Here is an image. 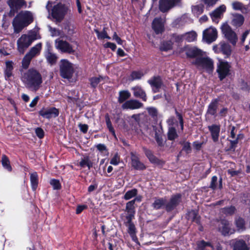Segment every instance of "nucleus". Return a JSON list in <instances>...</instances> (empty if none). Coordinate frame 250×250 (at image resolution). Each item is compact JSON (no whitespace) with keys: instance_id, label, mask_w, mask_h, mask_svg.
Wrapping results in <instances>:
<instances>
[{"instance_id":"1","label":"nucleus","mask_w":250,"mask_h":250,"mask_svg":"<svg viewBox=\"0 0 250 250\" xmlns=\"http://www.w3.org/2000/svg\"><path fill=\"white\" fill-rule=\"evenodd\" d=\"M33 21V16L31 12L21 11L15 17L12 22L15 32L19 33Z\"/></svg>"},{"instance_id":"2","label":"nucleus","mask_w":250,"mask_h":250,"mask_svg":"<svg viewBox=\"0 0 250 250\" xmlns=\"http://www.w3.org/2000/svg\"><path fill=\"white\" fill-rule=\"evenodd\" d=\"M193 63L199 69L204 70L208 73H211L214 69V62L211 58L198 57L195 59Z\"/></svg>"},{"instance_id":"3","label":"nucleus","mask_w":250,"mask_h":250,"mask_svg":"<svg viewBox=\"0 0 250 250\" xmlns=\"http://www.w3.org/2000/svg\"><path fill=\"white\" fill-rule=\"evenodd\" d=\"M71 10L68 6L62 3L55 5L52 9V16L58 21H61L65 15L70 14Z\"/></svg>"},{"instance_id":"4","label":"nucleus","mask_w":250,"mask_h":250,"mask_svg":"<svg viewBox=\"0 0 250 250\" xmlns=\"http://www.w3.org/2000/svg\"><path fill=\"white\" fill-rule=\"evenodd\" d=\"M37 35L31 34L29 35H22L18 40V49L21 54H23L24 51L28 47L31 43L37 40Z\"/></svg>"},{"instance_id":"5","label":"nucleus","mask_w":250,"mask_h":250,"mask_svg":"<svg viewBox=\"0 0 250 250\" xmlns=\"http://www.w3.org/2000/svg\"><path fill=\"white\" fill-rule=\"evenodd\" d=\"M222 33L225 38L233 45H235L238 40L236 33L232 30L228 23H224L221 27Z\"/></svg>"},{"instance_id":"6","label":"nucleus","mask_w":250,"mask_h":250,"mask_svg":"<svg viewBox=\"0 0 250 250\" xmlns=\"http://www.w3.org/2000/svg\"><path fill=\"white\" fill-rule=\"evenodd\" d=\"M41 47V43H38L35 46L32 47L30 51L26 54L22 61V66L24 68H26L28 66L31 59L39 54Z\"/></svg>"},{"instance_id":"7","label":"nucleus","mask_w":250,"mask_h":250,"mask_svg":"<svg viewBox=\"0 0 250 250\" xmlns=\"http://www.w3.org/2000/svg\"><path fill=\"white\" fill-rule=\"evenodd\" d=\"M218 37V31L216 28L210 26L203 32V40L208 43L216 41Z\"/></svg>"},{"instance_id":"8","label":"nucleus","mask_w":250,"mask_h":250,"mask_svg":"<svg viewBox=\"0 0 250 250\" xmlns=\"http://www.w3.org/2000/svg\"><path fill=\"white\" fill-rule=\"evenodd\" d=\"M60 71L63 78H69L73 72L72 64L66 60H62L61 62Z\"/></svg>"},{"instance_id":"9","label":"nucleus","mask_w":250,"mask_h":250,"mask_svg":"<svg viewBox=\"0 0 250 250\" xmlns=\"http://www.w3.org/2000/svg\"><path fill=\"white\" fill-rule=\"evenodd\" d=\"M55 45L57 49L63 53L73 54L75 51L71 44L66 41L60 39H58L55 41Z\"/></svg>"},{"instance_id":"10","label":"nucleus","mask_w":250,"mask_h":250,"mask_svg":"<svg viewBox=\"0 0 250 250\" xmlns=\"http://www.w3.org/2000/svg\"><path fill=\"white\" fill-rule=\"evenodd\" d=\"M230 65L228 62L219 60V62L217 63V72L220 78H225L228 76L230 72Z\"/></svg>"},{"instance_id":"11","label":"nucleus","mask_w":250,"mask_h":250,"mask_svg":"<svg viewBox=\"0 0 250 250\" xmlns=\"http://www.w3.org/2000/svg\"><path fill=\"white\" fill-rule=\"evenodd\" d=\"M8 4L10 6L11 10L9 12V15L13 17L15 12L22 7L26 5V3L24 0H8Z\"/></svg>"},{"instance_id":"12","label":"nucleus","mask_w":250,"mask_h":250,"mask_svg":"<svg viewBox=\"0 0 250 250\" xmlns=\"http://www.w3.org/2000/svg\"><path fill=\"white\" fill-rule=\"evenodd\" d=\"M179 0H160L159 8L160 10L163 12H167L170 9L176 6Z\"/></svg>"},{"instance_id":"13","label":"nucleus","mask_w":250,"mask_h":250,"mask_svg":"<svg viewBox=\"0 0 250 250\" xmlns=\"http://www.w3.org/2000/svg\"><path fill=\"white\" fill-rule=\"evenodd\" d=\"M181 200V195L176 194L173 195L170 198L168 202L166 205V210L167 211H170L173 210L180 203Z\"/></svg>"},{"instance_id":"14","label":"nucleus","mask_w":250,"mask_h":250,"mask_svg":"<svg viewBox=\"0 0 250 250\" xmlns=\"http://www.w3.org/2000/svg\"><path fill=\"white\" fill-rule=\"evenodd\" d=\"M59 112L58 109L55 107H52L48 109H42L39 111V114L46 119L55 118L59 115Z\"/></svg>"},{"instance_id":"15","label":"nucleus","mask_w":250,"mask_h":250,"mask_svg":"<svg viewBox=\"0 0 250 250\" xmlns=\"http://www.w3.org/2000/svg\"><path fill=\"white\" fill-rule=\"evenodd\" d=\"M25 86L31 90H37L42 83V79H23Z\"/></svg>"},{"instance_id":"16","label":"nucleus","mask_w":250,"mask_h":250,"mask_svg":"<svg viewBox=\"0 0 250 250\" xmlns=\"http://www.w3.org/2000/svg\"><path fill=\"white\" fill-rule=\"evenodd\" d=\"M219 229L224 235L232 234L234 232V230L230 228L229 221L225 220H222L220 222Z\"/></svg>"},{"instance_id":"17","label":"nucleus","mask_w":250,"mask_h":250,"mask_svg":"<svg viewBox=\"0 0 250 250\" xmlns=\"http://www.w3.org/2000/svg\"><path fill=\"white\" fill-rule=\"evenodd\" d=\"M143 104L136 100L127 101L122 105L123 109H135L142 107Z\"/></svg>"},{"instance_id":"18","label":"nucleus","mask_w":250,"mask_h":250,"mask_svg":"<svg viewBox=\"0 0 250 250\" xmlns=\"http://www.w3.org/2000/svg\"><path fill=\"white\" fill-rule=\"evenodd\" d=\"M131 166L136 170H144L146 169V167L145 165L140 162L139 158L135 154L131 153Z\"/></svg>"},{"instance_id":"19","label":"nucleus","mask_w":250,"mask_h":250,"mask_svg":"<svg viewBox=\"0 0 250 250\" xmlns=\"http://www.w3.org/2000/svg\"><path fill=\"white\" fill-rule=\"evenodd\" d=\"M244 21V17L243 15L239 14H235L232 15L231 23L233 26L240 27L243 24Z\"/></svg>"},{"instance_id":"20","label":"nucleus","mask_w":250,"mask_h":250,"mask_svg":"<svg viewBox=\"0 0 250 250\" xmlns=\"http://www.w3.org/2000/svg\"><path fill=\"white\" fill-rule=\"evenodd\" d=\"M203 51L196 47H192L188 49L186 54L188 57L198 58L202 56Z\"/></svg>"},{"instance_id":"21","label":"nucleus","mask_w":250,"mask_h":250,"mask_svg":"<svg viewBox=\"0 0 250 250\" xmlns=\"http://www.w3.org/2000/svg\"><path fill=\"white\" fill-rule=\"evenodd\" d=\"M167 202V199L166 198H156L155 199L152 206L155 209H159L163 207L166 208Z\"/></svg>"},{"instance_id":"22","label":"nucleus","mask_w":250,"mask_h":250,"mask_svg":"<svg viewBox=\"0 0 250 250\" xmlns=\"http://www.w3.org/2000/svg\"><path fill=\"white\" fill-rule=\"evenodd\" d=\"M208 129L211 132L212 138L213 141H217L219 136L220 126L219 125H214L208 126Z\"/></svg>"},{"instance_id":"23","label":"nucleus","mask_w":250,"mask_h":250,"mask_svg":"<svg viewBox=\"0 0 250 250\" xmlns=\"http://www.w3.org/2000/svg\"><path fill=\"white\" fill-rule=\"evenodd\" d=\"M148 83L150 84L154 93L158 92L162 86L161 79H151L148 81Z\"/></svg>"},{"instance_id":"24","label":"nucleus","mask_w":250,"mask_h":250,"mask_svg":"<svg viewBox=\"0 0 250 250\" xmlns=\"http://www.w3.org/2000/svg\"><path fill=\"white\" fill-rule=\"evenodd\" d=\"M219 100L217 99L213 100L208 106L207 113L211 115H215L218 107Z\"/></svg>"},{"instance_id":"25","label":"nucleus","mask_w":250,"mask_h":250,"mask_svg":"<svg viewBox=\"0 0 250 250\" xmlns=\"http://www.w3.org/2000/svg\"><path fill=\"white\" fill-rule=\"evenodd\" d=\"M1 163L3 169L7 172H10L12 171V167L11 165L10 161L5 155L2 156Z\"/></svg>"},{"instance_id":"26","label":"nucleus","mask_w":250,"mask_h":250,"mask_svg":"<svg viewBox=\"0 0 250 250\" xmlns=\"http://www.w3.org/2000/svg\"><path fill=\"white\" fill-rule=\"evenodd\" d=\"M233 250H249L246 242L243 240H236L233 244Z\"/></svg>"},{"instance_id":"27","label":"nucleus","mask_w":250,"mask_h":250,"mask_svg":"<svg viewBox=\"0 0 250 250\" xmlns=\"http://www.w3.org/2000/svg\"><path fill=\"white\" fill-rule=\"evenodd\" d=\"M133 94L135 97L141 98L143 101H146V96L145 91L140 87L136 86L132 88Z\"/></svg>"},{"instance_id":"28","label":"nucleus","mask_w":250,"mask_h":250,"mask_svg":"<svg viewBox=\"0 0 250 250\" xmlns=\"http://www.w3.org/2000/svg\"><path fill=\"white\" fill-rule=\"evenodd\" d=\"M152 28L156 34L161 33L163 30V25L161 18H155L152 22Z\"/></svg>"},{"instance_id":"29","label":"nucleus","mask_w":250,"mask_h":250,"mask_svg":"<svg viewBox=\"0 0 250 250\" xmlns=\"http://www.w3.org/2000/svg\"><path fill=\"white\" fill-rule=\"evenodd\" d=\"M220 50L222 53L227 57L229 56L231 53V48L230 45L224 42H221L219 43Z\"/></svg>"},{"instance_id":"30","label":"nucleus","mask_w":250,"mask_h":250,"mask_svg":"<svg viewBox=\"0 0 250 250\" xmlns=\"http://www.w3.org/2000/svg\"><path fill=\"white\" fill-rule=\"evenodd\" d=\"M134 201H130L126 204L125 211L128 213L126 216H130L133 218L135 214V207Z\"/></svg>"},{"instance_id":"31","label":"nucleus","mask_w":250,"mask_h":250,"mask_svg":"<svg viewBox=\"0 0 250 250\" xmlns=\"http://www.w3.org/2000/svg\"><path fill=\"white\" fill-rule=\"evenodd\" d=\"M197 36V33L195 31H192L182 35L181 39L185 40L188 42H191L196 40Z\"/></svg>"},{"instance_id":"32","label":"nucleus","mask_w":250,"mask_h":250,"mask_svg":"<svg viewBox=\"0 0 250 250\" xmlns=\"http://www.w3.org/2000/svg\"><path fill=\"white\" fill-rule=\"evenodd\" d=\"M187 218L188 220L195 222L196 223H199L200 222V217L195 210H191L188 211L187 214Z\"/></svg>"},{"instance_id":"33","label":"nucleus","mask_w":250,"mask_h":250,"mask_svg":"<svg viewBox=\"0 0 250 250\" xmlns=\"http://www.w3.org/2000/svg\"><path fill=\"white\" fill-rule=\"evenodd\" d=\"M226 10V6L224 5H221L217 8H216L215 10H214L210 16L213 21H214V18H218L220 17L221 15L225 12Z\"/></svg>"},{"instance_id":"34","label":"nucleus","mask_w":250,"mask_h":250,"mask_svg":"<svg viewBox=\"0 0 250 250\" xmlns=\"http://www.w3.org/2000/svg\"><path fill=\"white\" fill-rule=\"evenodd\" d=\"M30 180L32 189L35 190L38 185V175L37 172H33L30 174Z\"/></svg>"},{"instance_id":"35","label":"nucleus","mask_w":250,"mask_h":250,"mask_svg":"<svg viewBox=\"0 0 250 250\" xmlns=\"http://www.w3.org/2000/svg\"><path fill=\"white\" fill-rule=\"evenodd\" d=\"M232 7L234 10H239L241 11L242 12H246L247 11V8L241 2L235 1L232 2Z\"/></svg>"},{"instance_id":"36","label":"nucleus","mask_w":250,"mask_h":250,"mask_svg":"<svg viewBox=\"0 0 250 250\" xmlns=\"http://www.w3.org/2000/svg\"><path fill=\"white\" fill-rule=\"evenodd\" d=\"M128 122L129 125L134 128L138 125L140 122V114H134L129 118Z\"/></svg>"},{"instance_id":"37","label":"nucleus","mask_w":250,"mask_h":250,"mask_svg":"<svg viewBox=\"0 0 250 250\" xmlns=\"http://www.w3.org/2000/svg\"><path fill=\"white\" fill-rule=\"evenodd\" d=\"M167 134L168 139L170 141L174 140L178 137L175 127H169Z\"/></svg>"},{"instance_id":"38","label":"nucleus","mask_w":250,"mask_h":250,"mask_svg":"<svg viewBox=\"0 0 250 250\" xmlns=\"http://www.w3.org/2000/svg\"><path fill=\"white\" fill-rule=\"evenodd\" d=\"M126 218L127 219L126 225L128 227V232L129 234L136 233L135 226L131 221L132 218H130V216H126Z\"/></svg>"},{"instance_id":"39","label":"nucleus","mask_w":250,"mask_h":250,"mask_svg":"<svg viewBox=\"0 0 250 250\" xmlns=\"http://www.w3.org/2000/svg\"><path fill=\"white\" fill-rule=\"evenodd\" d=\"M45 57L48 62L51 64L55 63L57 59L56 55L51 52L49 50H48L45 53Z\"/></svg>"},{"instance_id":"40","label":"nucleus","mask_w":250,"mask_h":250,"mask_svg":"<svg viewBox=\"0 0 250 250\" xmlns=\"http://www.w3.org/2000/svg\"><path fill=\"white\" fill-rule=\"evenodd\" d=\"M138 194V190L136 188H133L128 190L124 195V199L125 200H128L133 197H135Z\"/></svg>"},{"instance_id":"41","label":"nucleus","mask_w":250,"mask_h":250,"mask_svg":"<svg viewBox=\"0 0 250 250\" xmlns=\"http://www.w3.org/2000/svg\"><path fill=\"white\" fill-rule=\"evenodd\" d=\"M155 138L157 143L159 146H164V141L162 138V132L161 129H158V131L155 130Z\"/></svg>"},{"instance_id":"42","label":"nucleus","mask_w":250,"mask_h":250,"mask_svg":"<svg viewBox=\"0 0 250 250\" xmlns=\"http://www.w3.org/2000/svg\"><path fill=\"white\" fill-rule=\"evenodd\" d=\"M79 165L82 167L87 166L88 169H90L92 167V163L90 160L88 156H86L82 159Z\"/></svg>"},{"instance_id":"43","label":"nucleus","mask_w":250,"mask_h":250,"mask_svg":"<svg viewBox=\"0 0 250 250\" xmlns=\"http://www.w3.org/2000/svg\"><path fill=\"white\" fill-rule=\"evenodd\" d=\"M26 75L28 78H42V76L39 72L33 68L30 69Z\"/></svg>"},{"instance_id":"44","label":"nucleus","mask_w":250,"mask_h":250,"mask_svg":"<svg viewBox=\"0 0 250 250\" xmlns=\"http://www.w3.org/2000/svg\"><path fill=\"white\" fill-rule=\"evenodd\" d=\"M130 97V93L127 91H121L119 93L118 101L122 103Z\"/></svg>"},{"instance_id":"45","label":"nucleus","mask_w":250,"mask_h":250,"mask_svg":"<svg viewBox=\"0 0 250 250\" xmlns=\"http://www.w3.org/2000/svg\"><path fill=\"white\" fill-rule=\"evenodd\" d=\"M94 31L96 33L97 37L99 39L102 40L104 39H110V38L107 35V34L105 30V28H104L103 31L101 32L98 29H95Z\"/></svg>"},{"instance_id":"46","label":"nucleus","mask_w":250,"mask_h":250,"mask_svg":"<svg viewBox=\"0 0 250 250\" xmlns=\"http://www.w3.org/2000/svg\"><path fill=\"white\" fill-rule=\"evenodd\" d=\"M12 62L9 61L7 62H6V68L5 70V74L6 77H10L12 76Z\"/></svg>"},{"instance_id":"47","label":"nucleus","mask_w":250,"mask_h":250,"mask_svg":"<svg viewBox=\"0 0 250 250\" xmlns=\"http://www.w3.org/2000/svg\"><path fill=\"white\" fill-rule=\"evenodd\" d=\"M204 10V6L202 5H197L194 6L192 8V11L193 14L196 16L201 14Z\"/></svg>"},{"instance_id":"48","label":"nucleus","mask_w":250,"mask_h":250,"mask_svg":"<svg viewBox=\"0 0 250 250\" xmlns=\"http://www.w3.org/2000/svg\"><path fill=\"white\" fill-rule=\"evenodd\" d=\"M235 224L237 229L240 230H244L245 229V221L241 218H238L235 220Z\"/></svg>"},{"instance_id":"49","label":"nucleus","mask_w":250,"mask_h":250,"mask_svg":"<svg viewBox=\"0 0 250 250\" xmlns=\"http://www.w3.org/2000/svg\"><path fill=\"white\" fill-rule=\"evenodd\" d=\"M235 208L233 206L224 208L221 209V211L226 215H231L234 213Z\"/></svg>"},{"instance_id":"50","label":"nucleus","mask_w":250,"mask_h":250,"mask_svg":"<svg viewBox=\"0 0 250 250\" xmlns=\"http://www.w3.org/2000/svg\"><path fill=\"white\" fill-rule=\"evenodd\" d=\"M96 148L103 155H107L108 154L106 146L104 144H99L96 146Z\"/></svg>"},{"instance_id":"51","label":"nucleus","mask_w":250,"mask_h":250,"mask_svg":"<svg viewBox=\"0 0 250 250\" xmlns=\"http://www.w3.org/2000/svg\"><path fill=\"white\" fill-rule=\"evenodd\" d=\"M172 43L170 41L163 42L161 46V50L163 51H167L172 49Z\"/></svg>"},{"instance_id":"52","label":"nucleus","mask_w":250,"mask_h":250,"mask_svg":"<svg viewBox=\"0 0 250 250\" xmlns=\"http://www.w3.org/2000/svg\"><path fill=\"white\" fill-rule=\"evenodd\" d=\"M145 154L151 163H157V159L156 157L153 155L151 151L149 150H146L145 151Z\"/></svg>"},{"instance_id":"53","label":"nucleus","mask_w":250,"mask_h":250,"mask_svg":"<svg viewBox=\"0 0 250 250\" xmlns=\"http://www.w3.org/2000/svg\"><path fill=\"white\" fill-rule=\"evenodd\" d=\"M197 249L198 250H203L206 247L210 246L209 243L206 242L204 240L198 241L197 242Z\"/></svg>"},{"instance_id":"54","label":"nucleus","mask_w":250,"mask_h":250,"mask_svg":"<svg viewBox=\"0 0 250 250\" xmlns=\"http://www.w3.org/2000/svg\"><path fill=\"white\" fill-rule=\"evenodd\" d=\"M105 122H106L107 127L109 129V131L112 134V135L113 136H114L115 137L116 135H115V132L114 129L112 125L111 122L110 120L108 117H106Z\"/></svg>"},{"instance_id":"55","label":"nucleus","mask_w":250,"mask_h":250,"mask_svg":"<svg viewBox=\"0 0 250 250\" xmlns=\"http://www.w3.org/2000/svg\"><path fill=\"white\" fill-rule=\"evenodd\" d=\"M180 144L183 146L182 150L187 153L191 151L190 144L188 142H180Z\"/></svg>"},{"instance_id":"56","label":"nucleus","mask_w":250,"mask_h":250,"mask_svg":"<svg viewBox=\"0 0 250 250\" xmlns=\"http://www.w3.org/2000/svg\"><path fill=\"white\" fill-rule=\"evenodd\" d=\"M167 123L168 125V126L169 127H175L176 126H178V122L175 119L174 117H170L167 120Z\"/></svg>"},{"instance_id":"57","label":"nucleus","mask_w":250,"mask_h":250,"mask_svg":"<svg viewBox=\"0 0 250 250\" xmlns=\"http://www.w3.org/2000/svg\"><path fill=\"white\" fill-rule=\"evenodd\" d=\"M50 183L54 189H58L61 188V184L58 180L52 179L50 180Z\"/></svg>"},{"instance_id":"58","label":"nucleus","mask_w":250,"mask_h":250,"mask_svg":"<svg viewBox=\"0 0 250 250\" xmlns=\"http://www.w3.org/2000/svg\"><path fill=\"white\" fill-rule=\"evenodd\" d=\"M131 76V78H141L144 76V73L142 71H133Z\"/></svg>"},{"instance_id":"59","label":"nucleus","mask_w":250,"mask_h":250,"mask_svg":"<svg viewBox=\"0 0 250 250\" xmlns=\"http://www.w3.org/2000/svg\"><path fill=\"white\" fill-rule=\"evenodd\" d=\"M217 177L216 176H214L212 177L209 188L214 189L217 188Z\"/></svg>"},{"instance_id":"60","label":"nucleus","mask_w":250,"mask_h":250,"mask_svg":"<svg viewBox=\"0 0 250 250\" xmlns=\"http://www.w3.org/2000/svg\"><path fill=\"white\" fill-rule=\"evenodd\" d=\"M120 161V157L116 154L111 159L110 163L113 165H118Z\"/></svg>"},{"instance_id":"61","label":"nucleus","mask_w":250,"mask_h":250,"mask_svg":"<svg viewBox=\"0 0 250 250\" xmlns=\"http://www.w3.org/2000/svg\"><path fill=\"white\" fill-rule=\"evenodd\" d=\"M207 7L213 6L218 0H203Z\"/></svg>"},{"instance_id":"62","label":"nucleus","mask_w":250,"mask_h":250,"mask_svg":"<svg viewBox=\"0 0 250 250\" xmlns=\"http://www.w3.org/2000/svg\"><path fill=\"white\" fill-rule=\"evenodd\" d=\"M176 114L177 115V117H178V120L179 122V124H180V125L181 126V130H183V128H184V122H183L182 116L181 115V114H180L177 111H176Z\"/></svg>"},{"instance_id":"63","label":"nucleus","mask_w":250,"mask_h":250,"mask_svg":"<svg viewBox=\"0 0 250 250\" xmlns=\"http://www.w3.org/2000/svg\"><path fill=\"white\" fill-rule=\"evenodd\" d=\"M35 132H36V134L37 135V136L39 138H42L44 136V131L41 128H40V127H38L36 129V130H35Z\"/></svg>"},{"instance_id":"64","label":"nucleus","mask_w":250,"mask_h":250,"mask_svg":"<svg viewBox=\"0 0 250 250\" xmlns=\"http://www.w3.org/2000/svg\"><path fill=\"white\" fill-rule=\"evenodd\" d=\"M147 111L149 115L152 117H156L157 115V110L154 107H149L147 108Z\"/></svg>"}]
</instances>
